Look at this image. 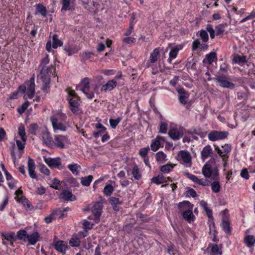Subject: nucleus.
Returning a JSON list of instances; mask_svg holds the SVG:
<instances>
[{"label":"nucleus","instance_id":"1","mask_svg":"<svg viewBox=\"0 0 255 255\" xmlns=\"http://www.w3.org/2000/svg\"><path fill=\"white\" fill-rule=\"evenodd\" d=\"M81 90L87 96L88 99H91L94 97V94H99V86L96 84L93 88V90H90V80L88 78H85L81 82L79 86L76 88Z\"/></svg>","mask_w":255,"mask_h":255},{"label":"nucleus","instance_id":"2","mask_svg":"<svg viewBox=\"0 0 255 255\" xmlns=\"http://www.w3.org/2000/svg\"><path fill=\"white\" fill-rule=\"evenodd\" d=\"M49 63V59L48 54L41 59L40 65L38 66L40 68V78H50L51 75L53 74L55 70V67L52 64L48 65Z\"/></svg>","mask_w":255,"mask_h":255},{"label":"nucleus","instance_id":"3","mask_svg":"<svg viewBox=\"0 0 255 255\" xmlns=\"http://www.w3.org/2000/svg\"><path fill=\"white\" fill-rule=\"evenodd\" d=\"M202 173L207 178L217 180L219 176V170L216 167H213L210 164L206 163L203 166Z\"/></svg>","mask_w":255,"mask_h":255},{"label":"nucleus","instance_id":"4","mask_svg":"<svg viewBox=\"0 0 255 255\" xmlns=\"http://www.w3.org/2000/svg\"><path fill=\"white\" fill-rule=\"evenodd\" d=\"M213 80L218 83L222 87L233 89L235 88V84L227 80V78L224 75H217Z\"/></svg>","mask_w":255,"mask_h":255},{"label":"nucleus","instance_id":"5","mask_svg":"<svg viewBox=\"0 0 255 255\" xmlns=\"http://www.w3.org/2000/svg\"><path fill=\"white\" fill-rule=\"evenodd\" d=\"M229 135V132L226 131L212 130L208 134V138L210 140L214 141L226 138Z\"/></svg>","mask_w":255,"mask_h":255},{"label":"nucleus","instance_id":"6","mask_svg":"<svg viewBox=\"0 0 255 255\" xmlns=\"http://www.w3.org/2000/svg\"><path fill=\"white\" fill-rule=\"evenodd\" d=\"M54 145L60 149L65 148V145L66 144H69V140L66 136L62 135H55L54 137Z\"/></svg>","mask_w":255,"mask_h":255},{"label":"nucleus","instance_id":"7","mask_svg":"<svg viewBox=\"0 0 255 255\" xmlns=\"http://www.w3.org/2000/svg\"><path fill=\"white\" fill-rule=\"evenodd\" d=\"M26 87V94L27 97L32 99L34 97L35 93V83H34V75L30 78L29 80L25 83Z\"/></svg>","mask_w":255,"mask_h":255},{"label":"nucleus","instance_id":"8","mask_svg":"<svg viewBox=\"0 0 255 255\" xmlns=\"http://www.w3.org/2000/svg\"><path fill=\"white\" fill-rule=\"evenodd\" d=\"M222 149H220L218 146L215 147V150L219 155L225 161L228 158V153L231 150V145L229 144H225L222 146Z\"/></svg>","mask_w":255,"mask_h":255},{"label":"nucleus","instance_id":"9","mask_svg":"<svg viewBox=\"0 0 255 255\" xmlns=\"http://www.w3.org/2000/svg\"><path fill=\"white\" fill-rule=\"evenodd\" d=\"M50 120L54 130H60L62 131H65L66 130V126L64 124L59 122L56 117L52 116L50 118Z\"/></svg>","mask_w":255,"mask_h":255},{"label":"nucleus","instance_id":"10","mask_svg":"<svg viewBox=\"0 0 255 255\" xmlns=\"http://www.w3.org/2000/svg\"><path fill=\"white\" fill-rule=\"evenodd\" d=\"M41 137L44 143L47 146L52 147L54 145V141L47 129L42 131Z\"/></svg>","mask_w":255,"mask_h":255},{"label":"nucleus","instance_id":"11","mask_svg":"<svg viewBox=\"0 0 255 255\" xmlns=\"http://www.w3.org/2000/svg\"><path fill=\"white\" fill-rule=\"evenodd\" d=\"M67 99L69 101V107L71 111L74 114L77 113L79 110V98L73 97L68 98Z\"/></svg>","mask_w":255,"mask_h":255},{"label":"nucleus","instance_id":"12","mask_svg":"<svg viewBox=\"0 0 255 255\" xmlns=\"http://www.w3.org/2000/svg\"><path fill=\"white\" fill-rule=\"evenodd\" d=\"M186 175H187L188 178H189L194 182L198 184L199 185L206 186H208L210 184V182L206 179H199L194 175L191 174L189 173H186Z\"/></svg>","mask_w":255,"mask_h":255},{"label":"nucleus","instance_id":"13","mask_svg":"<svg viewBox=\"0 0 255 255\" xmlns=\"http://www.w3.org/2000/svg\"><path fill=\"white\" fill-rule=\"evenodd\" d=\"M178 157L180 160L183 161L184 163L188 164L187 165V166H191V157L189 152L187 151H181L178 154Z\"/></svg>","mask_w":255,"mask_h":255},{"label":"nucleus","instance_id":"14","mask_svg":"<svg viewBox=\"0 0 255 255\" xmlns=\"http://www.w3.org/2000/svg\"><path fill=\"white\" fill-rule=\"evenodd\" d=\"M103 208L102 204L100 202H96L92 208V212L95 218L99 220Z\"/></svg>","mask_w":255,"mask_h":255},{"label":"nucleus","instance_id":"15","mask_svg":"<svg viewBox=\"0 0 255 255\" xmlns=\"http://www.w3.org/2000/svg\"><path fill=\"white\" fill-rule=\"evenodd\" d=\"M35 164L34 160L29 157L28 160V170L29 176L32 178H36V174L35 172Z\"/></svg>","mask_w":255,"mask_h":255},{"label":"nucleus","instance_id":"16","mask_svg":"<svg viewBox=\"0 0 255 255\" xmlns=\"http://www.w3.org/2000/svg\"><path fill=\"white\" fill-rule=\"evenodd\" d=\"M44 161L50 167H59L61 163L58 158H51L50 157H44Z\"/></svg>","mask_w":255,"mask_h":255},{"label":"nucleus","instance_id":"17","mask_svg":"<svg viewBox=\"0 0 255 255\" xmlns=\"http://www.w3.org/2000/svg\"><path fill=\"white\" fill-rule=\"evenodd\" d=\"M54 246L55 250L63 254L65 253L67 249V246L66 242L63 241L56 242Z\"/></svg>","mask_w":255,"mask_h":255},{"label":"nucleus","instance_id":"18","mask_svg":"<svg viewBox=\"0 0 255 255\" xmlns=\"http://www.w3.org/2000/svg\"><path fill=\"white\" fill-rule=\"evenodd\" d=\"M213 153V150L211 146L207 145L205 146L201 151V158L205 160L209 156H211Z\"/></svg>","mask_w":255,"mask_h":255},{"label":"nucleus","instance_id":"19","mask_svg":"<svg viewBox=\"0 0 255 255\" xmlns=\"http://www.w3.org/2000/svg\"><path fill=\"white\" fill-rule=\"evenodd\" d=\"M39 238L40 235L38 233L34 232L31 235H28L27 241H28L29 244L34 245L39 241Z\"/></svg>","mask_w":255,"mask_h":255},{"label":"nucleus","instance_id":"20","mask_svg":"<svg viewBox=\"0 0 255 255\" xmlns=\"http://www.w3.org/2000/svg\"><path fill=\"white\" fill-rule=\"evenodd\" d=\"M164 140V137L157 136L156 138L153 140L150 144L151 149L154 151H157L161 145L160 141Z\"/></svg>","mask_w":255,"mask_h":255},{"label":"nucleus","instance_id":"21","mask_svg":"<svg viewBox=\"0 0 255 255\" xmlns=\"http://www.w3.org/2000/svg\"><path fill=\"white\" fill-rule=\"evenodd\" d=\"M117 84V81L115 80H110L107 83L103 86L101 90L104 91L106 92L108 91H111L116 87Z\"/></svg>","mask_w":255,"mask_h":255},{"label":"nucleus","instance_id":"22","mask_svg":"<svg viewBox=\"0 0 255 255\" xmlns=\"http://www.w3.org/2000/svg\"><path fill=\"white\" fill-rule=\"evenodd\" d=\"M60 198L66 201H73L76 199L75 196L72 194L71 191L66 190H63L61 192Z\"/></svg>","mask_w":255,"mask_h":255},{"label":"nucleus","instance_id":"23","mask_svg":"<svg viewBox=\"0 0 255 255\" xmlns=\"http://www.w3.org/2000/svg\"><path fill=\"white\" fill-rule=\"evenodd\" d=\"M244 240L245 244L249 248L253 247L255 244V237L253 235L245 236Z\"/></svg>","mask_w":255,"mask_h":255},{"label":"nucleus","instance_id":"24","mask_svg":"<svg viewBox=\"0 0 255 255\" xmlns=\"http://www.w3.org/2000/svg\"><path fill=\"white\" fill-rule=\"evenodd\" d=\"M177 206L181 211H185L188 209H192L193 205L188 201H184L178 203Z\"/></svg>","mask_w":255,"mask_h":255},{"label":"nucleus","instance_id":"25","mask_svg":"<svg viewBox=\"0 0 255 255\" xmlns=\"http://www.w3.org/2000/svg\"><path fill=\"white\" fill-rule=\"evenodd\" d=\"M168 134L169 136L174 140H177L183 135V134L176 128H172L170 129Z\"/></svg>","mask_w":255,"mask_h":255},{"label":"nucleus","instance_id":"26","mask_svg":"<svg viewBox=\"0 0 255 255\" xmlns=\"http://www.w3.org/2000/svg\"><path fill=\"white\" fill-rule=\"evenodd\" d=\"M41 79L43 82L42 90L44 92L48 93L50 89V78H41Z\"/></svg>","mask_w":255,"mask_h":255},{"label":"nucleus","instance_id":"27","mask_svg":"<svg viewBox=\"0 0 255 255\" xmlns=\"http://www.w3.org/2000/svg\"><path fill=\"white\" fill-rule=\"evenodd\" d=\"M159 50L158 48H155L151 53L149 61L151 63H155L159 58Z\"/></svg>","mask_w":255,"mask_h":255},{"label":"nucleus","instance_id":"28","mask_svg":"<svg viewBox=\"0 0 255 255\" xmlns=\"http://www.w3.org/2000/svg\"><path fill=\"white\" fill-rule=\"evenodd\" d=\"M192 210V209H188V210L184 211L183 213V218L189 222L193 221L194 219V216Z\"/></svg>","mask_w":255,"mask_h":255},{"label":"nucleus","instance_id":"29","mask_svg":"<svg viewBox=\"0 0 255 255\" xmlns=\"http://www.w3.org/2000/svg\"><path fill=\"white\" fill-rule=\"evenodd\" d=\"M1 236L2 238L8 241L14 242L16 240V237L14 232H9V233H2Z\"/></svg>","mask_w":255,"mask_h":255},{"label":"nucleus","instance_id":"30","mask_svg":"<svg viewBox=\"0 0 255 255\" xmlns=\"http://www.w3.org/2000/svg\"><path fill=\"white\" fill-rule=\"evenodd\" d=\"M35 14H40L43 17L47 15V10L46 7L42 4H37L36 5Z\"/></svg>","mask_w":255,"mask_h":255},{"label":"nucleus","instance_id":"31","mask_svg":"<svg viewBox=\"0 0 255 255\" xmlns=\"http://www.w3.org/2000/svg\"><path fill=\"white\" fill-rule=\"evenodd\" d=\"M16 237V240L18 239L19 240H22L24 242L27 241V237L28 234L26 231L24 230H20L18 231L17 233V235H15Z\"/></svg>","mask_w":255,"mask_h":255},{"label":"nucleus","instance_id":"32","mask_svg":"<svg viewBox=\"0 0 255 255\" xmlns=\"http://www.w3.org/2000/svg\"><path fill=\"white\" fill-rule=\"evenodd\" d=\"M52 47L54 49L63 45V42L59 39L58 35L56 34H53L52 36Z\"/></svg>","mask_w":255,"mask_h":255},{"label":"nucleus","instance_id":"33","mask_svg":"<svg viewBox=\"0 0 255 255\" xmlns=\"http://www.w3.org/2000/svg\"><path fill=\"white\" fill-rule=\"evenodd\" d=\"M93 178V177L92 175H89L86 177H81V183L83 186H89L90 185Z\"/></svg>","mask_w":255,"mask_h":255},{"label":"nucleus","instance_id":"34","mask_svg":"<svg viewBox=\"0 0 255 255\" xmlns=\"http://www.w3.org/2000/svg\"><path fill=\"white\" fill-rule=\"evenodd\" d=\"M222 227L226 233L228 234L231 233V228L228 221L223 220L222 222Z\"/></svg>","mask_w":255,"mask_h":255},{"label":"nucleus","instance_id":"35","mask_svg":"<svg viewBox=\"0 0 255 255\" xmlns=\"http://www.w3.org/2000/svg\"><path fill=\"white\" fill-rule=\"evenodd\" d=\"M114 187L111 184L106 185L103 190V193L106 196H110L113 191H114Z\"/></svg>","mask_w":255,"mask_h":255},{"label":"nucleus","instance_id":"36","mask_svg":"<svg viewBox=\"0 0 255 255\" xmlns=\"http://www.w3.org/2000/svg\"><path fill=\"white\" fill-rule=\"evenodd\" d=\"M80 241L76 236H73L69 241V245L72 247H78L80 245Z\"/></svg>","mask_w":255,"mask_h":255},{"label":"nucleus","instance_id":"37","mask_svg":"<svg viewBox=\"0 0 255 255\" xmlns=\"http://www.w3.org/2000/svg\"><path fill=\"white\" fill-rule=\"evenodd\" d=\"M212 188V190L214 193H218L220 192L221 189V186L219 181H216L211 183L210 184Z\"/></svg>","mask_w":255,"mask_h":255},{"label":"nucleus","instance_id":"38","mask_svg":"<svg viewBox=\"0 0 255 255\" xmlns=\"http://www.w3.org/2000/svg\"><path fill=\"white\" fill-rule=\"evenodd\" d=\"M227 26V23H223L217 25L215 27L216 35H222L225 31V27Z\"/></svg>","mask_w":255,"mask_h":255},{"label":"nucleus","instance_id":"39","mask_svg":"<svg viewBox=\"0 0 255 255\" xmlns=\"http://www.w3.org/2000/svg\"><path fill=\"white\" fill-rule=\"evenodd\" d=\"M18 133L20 136L21 140L24 142H26V137L25 136V128L23 126L19 127Z\"/></svg>","mask_w":255,"mask_h":255},{"label":"nucleus","instance_id":"40","mask_svg":"<svg viewBox=\"0 0 255 255\" xmlns=\"http://www.w3.org/2000/svg\"><path fill=\"white\" fill-rule=\"evenodd\" d=\"M206 59L209 64H212L215 60H217L216 53L212 52L206 55Z\"/></svg>","mask_w":255,"mask_h":255},{"label":"nucleus","instance_id":"41","mask_svg":"<svg viewBox=\"0 0 255 255\" xmlns=\"http://www.w3.org/2000/svg\"><path fill=\"white\" fill-rule=\"evenodd\" d=\"M69 169L73 173L78 175L79 172L78 171L79 168H80V166L77 164H69L68 165Z\"/></svg>","mask_w":255,"mask_h":255},{"label":"nucleus","instance_id":"42","mask_svg":"<svg viewBox=\"0 0 255 255\" xmlns=\"http://www.w3.org/2000/svg\"><path fill=\"white\" fill-rule=\"evenodd\" d=\"M18 202L21 203L26 209H29L30 207V203L28 200L25 197L21 196L20 199L17 200Z\"/></svg>","mask_w":255,"mask_h":255},{"label":"nucleus","instance_id":"43","mask_svg":"<svg viewBox=\"0 0 255 255\" xmlns=\"http://www.w3.org/2000/svg\"><path fill=\"white\" fill-rule=\"evenodd\" d=\"M151 181L157 184H160L166 181V178L163 176H158L151 179Z\"/></svg>","mask_w":255,"mask_h":255},{"label":"nucleus","instance_id":"44","mask_svg":"<svg viewBox=\"0 0 255 255\" xmlns=\"http://www.w3.org/2000/svg\"><path fill=\"white\" fill-rule=\"evenodd\" d=\"M121 120L122 118L121 117H118L117 119L115 120L113 119L112 118L110 119L109 120V122L111 127L113 129L116 128L118 125L121 121Z\"/></svg>","mask_w":255,"mask_h":255},{"label":"nucleus","instance_id":"45","mask_svg":"<svg viewBox=\"0 0 255 255\" xmlns=\"http://www.w3.org/2000/svg\"><path fill=\"white\" fill-rule=\"evenodd\" d=\"M179 51V49L177 47H172L171 51L169 53V61L170 62L171 58H175L177 56V53Z\"/></svg>","mask_w":255,"mask_h":255},{"label":"nucleus","instance_id":"46","mask_svg":"<svg viewBox=\"0 0 255 255\" xmlns=\"http://www.w3.org/2000/svg\"><path fill=\"white\" fill-rule=\"evenodd\" d=\"M199 36L202 39L203 42H206L208 41L209 36L207 32L205 30H201L199 31Z\"/></svg>","mask_w":255,"mask_h":255},{"label":"nucleus","instance_id":"47","mask_svg":"<svg viewBox=\"0 0 255 255\" xmlns=\"http://www.w3.org/2000/svg\"><path fill=\"white\" fill-rule=\"evenodd\" d=\"M132 173L134 178L136 180H139L141 178V175L139 171V168L137 166L135 165L132 169Z\"/></svg>","mask_w":255,"mask_h":255},{"label":"nucleus","instance_id":"48","mask_svg":"<svg viewBox=\"0 0 255 255\" xmlns=\"http://www.w3.org/2000/svg\"><path fill=\"white\" fill-rule=\"evenodd\" d=\"M211 252L212 254L214 255H221L222 254L221 248H220L217 245H214L212 246L211 248Z\"/></svg>","mask_w":255,"mask_h":255},{"label":"nucleus","instance_id":"49","mask_svg":"<svg viewBox=\"0 0 255 255\" xmlns=\"http://www.w3.org/2000/svg\"><path fill=\"white\" fill-rule=\"evenodd\" d=\"M108 201L112 206L121 205L122 204V202L120 201V199L115 197H112L109 198Z\"/></svg>","mask_w":255,"mask_h":255},{"label":"nucleus","instance_id":"50","mask_svg":"<svg viewBox=\"0 0 255 255\" xmlns=\"http://www.w3.org/2000/svg\"><path fill=\"white\" fill-rule=\"evenodd\" d=\"M29 104V102L26 101L24 103L22 104L20 107L17 109V112L19 114H22L23 113L26 109L28 108V106Z\"/></svg>","mask_w":255,"mask_h":255},{"label":"nucleus","instance_id":"51","mask_svg":"<svg viewBox=\"0 0 255 255\" xmlns=\"http://www.w3.org/2000/svg\"><path fill=\"white\" fill-rule=\"evenodd\" d=\"M206 31L210 33V37L211 39H213L215 37V30L213 28V26L211 24H207L206 27Z\"/></svg>","mask_w":255,"mask_h":255},{"label":"nucleus","instance_id":"52","mask_svg":"<svg viewBox=\"0 0 255 255\" xmlns=\"http://www.w3.org/2000/svg\"><path fill=\"white\" fill-rule=\"evenodd\" d=\"M70 0H62V7L61 11H66L70 9Z\"/></svg>","mask_w":255,"mask_h":255},{"label":"nucleus","instance_id":"53","mask_svg":"<svg viewBox=\"0 0 255 255\" xmlns=\"http://www.w3.org/2000/svg\"><path fill=\"white\" fill-rule=\"evenodd\" d=\"M233 61L234 63H244L246 62V57L238 55L234 58Z\"/></svg>","mask_w":255,"mask_h":255},{"label":"nucleus","instance_id":"54","mask_svg":"<svg viewBox=\"0 0 255 255\" xmlns=\"http://www.w3.org/2000/svg\"><path fill=\"white\" fill-rule=\"evenodd\" d=\"M166 155L162 151H159L156 154V159L157 161L165 160Z\"/></svg>","mask_w":255,"mask_h":255},{"label":"nucleus","instance_id":"55","mask_svg":"<svg viewBox=\"0 0 255 255\" xmlns=\"http://www.w3.org/2000/svg\"><path fill=\"white\" fill-rule=\"evenodd\" d=\"M93 53L91 52H85L81 55L82 61L85 62L88 59H90L91 57V55H93Z\"/></svg>","mask_w":255,"mask_h":255},{"label":"nucleus","instance_id":"56","mask_svg":"<svg viewBox=\"0 0 255 255\" xmlns=\"http://www.w3.org/2000/svg\"><path fill=\"white\" fill-rule=\"evenodd\" d=\"M188 96L189 95L187 94V95H181L179 96V102L184 105H185L187 103L188 100Z\"/></svg>","mask_w":255,"mask_h":255},{"label":"nucleus","instance_id":"57","mask_svg":"<svg viewBox=\"0 0 255 255\" xmlns=\"http://www.w3.org/2000/svg\"><path fill=\"white\" fill-rule=\"evenodd\" d=\"M38 126L37 124H32L30 126L29 132L30 133L35 135L36 134V130L38 129Z\"/></svg>","mask_w":255,"mask_h":255},{"label":"nucleus","instance_id":"58","mask_svg":"<svg viewBox=\"0 0 255 255\" xmlns=\"http://www.w3.org/2000/svg\"><path fill=\"white\" fill-rule=\"evenodd\" d=\"M173 167L172 166L168 164L163 165L161 167V171L164 173H168L171 170Z\"/></svg>","mask_w":255,"mask_h":255},{"label":"nucleus","instance_id":"59","mask_svg":"<svg viewBox=\"0 0 255 255\" xmlns=\"http://www.w3.org/2000/svg\"><path fill=\"white\" fill-rule=\"evenodd\" d=\"M167 129V124L166 123H161L159 132L162 133H166Z\"/></svg>","mask_w":255,"mask_h":255},{"label":"nucleus","instance_id":"60","mask_svg":"<svg viewBox=\"0 0 255 255\" xmlns=\"http://www.w3.org/2000/svg\"><path fill=\"white\" fill-rule=\"evenodd\" d=\"M67 181L71 184L72 186L73 187L77 186L79 185V183L77 180L73 177L69 178L67 180Z\"/></svg>","mask_w":255,"mask_h":255},{"label":"nucleus","instance_id":"61","mask_svg":"<svg viewBox=\"0 0 255 255\" xmlns=\"http://www.w3.org/2000/svg\"><path fill=\"white\" fill-rule=\"evenodd\" d=\"M149 149V148L148 147H144V148H142L140 149V150H139V155L142 157H145V156L147 154V152H148V151Z\"/></svg>","mask_w":255,"mask_h":255},{"label":"nucleus","instance_id":"62","mask_svg":"<svg viewBox=\"0 0 255 255\" xmlns=\"http://www.w3.org/2000/svg\"><path fill=\"white\" fill-rule=\"evenodd\" d=\"M93 224L90 222L85 220L83 223V229L90 230L92 228Z\"/></svg>","mask_w":255,"mask_h":255},{"label":"nucleus","instance_id":"63","mask_svg":"<svg viewBox=\"0 0 255 255\" xmlns=\"http://www.w3.org/2000/svg\"><path fill=\"white\" fill-rule=\"evenodd\" d=\"M241 176L242 177L246 179H248L249 178V174L247 168H244L241 173Z\"/></svg>","mask_w":255,"mask_h":255},{"label":"nucleus","instance_id":"64","mask_svg":"<svg viewBox=\"0 0 255 255\" xmlns=\"http://www.w3.org/2000/svg\"><path fill=\"white\" fill-rule=\"evenodd\" d=\"M59 186H60L59 180L56 178H54L53 180L52 184L51 185V187L55 188V189H58Z\"/></svg>","mask_w":255,"mask_h":255}]
</instances>
